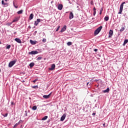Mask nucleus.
Masks as SVG:
<instances>
[{
    "mask_svg": "<svg viewBox=\"0 0 128 128\" xmlns=\"http://www.w3.org/2000/svg\"><path fill=\"white\" fill-rule=\"evenodd\" d=\"M102 26H100L99 28H98L94 32V36H96L97 34H98L100 31L102 30Z\"/></svg>",
    "mask_w": 128,
    "mask_h": 128,
    "instance_id": "1",
    "label": "nucleus"
},
{
    "mask_svg": "<svg viewBox=\"0 0 128 128\" xmlns=\"http://www.w3.org/2000/svg\"><path fill=\"white\" fill-rule=\"evenodd\" d=\"M126 4V2H123L120 6V12L118 13V14H122V10L124 8V4Z\"/></svg>",
    "mask_w": 128,
    "mask_h": 128,
    "instance_id": "2",
    "label": "nucleus"
},
{
    "mask_svg": "<svg viewBox=\"0 0 128 128\" xmlns=\"http://www.w3.org/2000/svg\"><path fill=\"white\" fill-rule=\"evenodd\" d=\"M16 60H13V61H11L9 64H8V67L9 68H12V66L16 64Z\"/></svg>",
    "mask_w": 128,
    "mask_h": 128,
    "instance_id": "3",
    "label": "nucleus"
},
{
    "mask_svg": "<svg viewBox=\"0 0 128 128\" xmlns=\"http://www.w3.org/2000/svg\"><path fill=\"white\" fill-rule=\"evenodd\" d=\"M2 4L4 6V8H6V6H8V3L4 2V0L2 1Z\"/></svg>",
    "mask_w": 128,
    "mask_h": 128,
    "instance_id": "4",
    "label": "nucleus"
},
{
    "mask_svg": "<svg viewBox=\"0 0 128 128\" xmlns=\"http://www.w3.org/2000/svg\"><path fill=\"white\" fill-rule=\"evenodd\" d=\"M55 68H56V64H52L51 66V68H49V70H54Z\"/></svg>",
    "mask_w": 128,
    "mask_h": 128,
    "instance_id": "5",
    "label": "nucleus"
},
{
    "mask_svg": "<svg viewBox=\"0 0 128 128\" xmlns=\"http://www.w3.org/2000/svg\"><path fill=\"white\" fill-rule=\"evenodd\" d=\"M63 6H62V4H59L58 5V10H62Z\"/></svg>",
    "mask_w": 128,
    "mask_h": 128,
    "instance_id": "6",
    "label": "nucleus"
},
{
    "mask_svg": "<svg viewBox=\"0 0 128 128\" xmlns=\"http://www.w3.org/2000/svg\"><path fill=\"white\" fill-rule=\"evenodd\" d=\"M66 114H64L61 117L60 120L61 122H64L66 118Z\"/></svg>",
    "mask_w": 128,
    "mask_h": 128,
    "instance_id": "7",
    "label": "nucleus"
},
{
    "mask_svg": "<svg viewBox=\"0 0 128 128\" xmlns=\"http://www.w3.org/2000/svg\"><path fill=\"white\" fill-rule=\"evenodd\" d=\"M113 34H114V31H112V30H110L109 32L108 38H112V36Z\"/></svg>",
    "mask_w": 128,
    "mask_h": 128,
    "instance_id": "8",
    "label": "nucleus"
},
{
    "mask_svg": "<svg viewBox=\"0 0 128 128\" xmlns=\"http://www.w3.org/2000/svg\"><path fill=\"white\" fill-rule=\"evenodd\" d=\"M66 30V26H64L62 28L60 32H64Z\"/></svg>",
    "mask_w": 128,
    "mask_h": 128,
    "instance_id": "9",
    "label": "nucleus"
},
{
    "mask_svg": "<svg viewBox=\"0 0 128 128\" xmlns=\"http://www.w3.org/2000/svg\"><path fill=\"white\" fill-rule=\"evenodd\" d=\"M50 94H52V93L48 95H44L43 96L44 98H50Z\"/></svg>",
    "mask_w": 128,
    "mask_h": 128,
    "instance_id": "10",
    "label": "nucleus"
},
{
    "mask_svg": "<svg viewBox=\"0 0 128 128\" xmlns=\"http://www.w3.org/2000/svg\"><path fill=\"white\" fill-rule=\"evenodd\" d=\"M69 18L70 20H72V18H74V14L72 12H70L69 16Z\"/></svg>",
    "mask_w": 128,
    "mask_h": 128,
    "instance_id": "11",
    "label": "nucleus"
},
{
    "mask_svg": "<svg viewBox=\"0 0 128 128\" xmlns=\"http://www.w3.org/2000/svg\"><path fill=\"white\" fill-rule=\"evenodd\" d=\"M14 40L18 42V44H22V40L18 38H16L14 39Z\"/></svg>",
    "mask_w": 128,
    "mask_h": 128,
    "instance_id": "12",
    "label": "nucleus"
},
{
    "mask_svg": "<svg viewBox=\"0 0 128 128\" xmlns=\"http://www.w3.org/2000/svg\"><path fill=\"white\" fill-rule=\"evenodd\" d=\"M29 54H38V51H32L31 52H30Z\"/></svg>",
    "mask_w": 128,
    "mask_h": 128,
    "instance_id": "13",
    "label": "nucleus"
},
{
    "mask_svg": "<svg viewBox=\"0 0 128 128\" xmlns=\"http://www.w3.org/2000/svg\"><path fill=\"white\" fill-rule=\"evenodd\" d=\"M20 20V17H16V18L12 21V22H18V20Z\"/></svg>",
    "mask_w": 128,
    "mask_h": 128,
    "instance_id": "14",
    "label": "nucleus"
},
{
    "mask_svg": "<svg viewBox=\"0 0 128 128\" xmlns=\"http://www.w3.org/2000/svg\"><path fill=\"white\" fill-rule=\"evenodd\" d=\"M34 18V14H31L30 16L29 17V20H32Z\"/></svg>",
    "mask_w": 128,
    "mask_h": 128,
    "instance_id": "15",
    "label": "nucleus"
},
{
    "mask_svg": "<svg viewBox=\"0 0 128 128\" xmlns=\"http://www.w3.org/2000/svg\"><path fill=\"white\" fill-rule=\"evenodd\" d=\"M30 42L32 44H36V41H34L32 40H30Z\"/></svg>",
    "mask_w": 128,
    "mask_h": 128,
    "instance_id": "16",
    "label": "nucleus"
},
{
    "mask_svg": "<svg viewBox=\"0 0 128 128\" xmlns=\"http://www.w3.org/2000/svg\"><path fill=\"white\" fill-rule=\"evenodd\" d=\"M110 92V88H108L106 90H103V92L106 94V92Z\"/></svg>",
    "mask_w": 128,
    "mask_h": 128,
    "instance_id": "17",
    "label": "nucleus"
},
{
    "mask_svg": "<svg viewBox=\"0 0 128 128\" xmlns=\"http://www.w3.org/2000/svg\"><path fill=\"white\" fill-rule=\"evenodd\" d=\"M22 12H24V10H20L18 11L17 12V14H22Z\"/></svg>",
    "mask_w": 128,
    "mask_h": 128,
    "instance_id": "18",
    "label": "nucleus"
},
{
    "mask_svg": "<svg viewBox=\"0 0 128 128\" xmlns=\"http://www.w3.org/2000/svg\"><path fill=\"white\" fill-rule=\"evenodd\" d=\"M128 43V40H125L124 41V42L123 44V46H126V44Z\"/></svg>",
    "mask_w": 128,
    "mask_h": 128,
    "instance_id": "19",
    "label": "nucleus"
},
{
    "mask_svg": "<svg viewBox=\"0 0 128 128\" xmlns=\"http://www.w3.org/2000/svg\"><path fill=\"white\" fill-rule=\"evenodd\" d=\"M109 19H110V18L108 17V16H106L104 18V20H106V22H108V20Z\"/></svg>",
    "mask_w": 128,
    "mask_h": 128,
    "instance_id": "20",
    "label": "nucleus"
},
{
    "mask_svg": "<svg viewBox=\"0 0 128 128\" xmlns=\"http://www.w3.org/2000/svg\"><path fill=\"white\" fill-rule=\"evenodd\" d=\"M30 68H32L33 66H34V62H31L30 64Z\"/></svg>",
    "mask_w": 128,
    "mask_h": 128,
    "instance_id": "21",
    "label": "nucleus"
},
{
    "mask_svg": "<svg viewBox=\"0 0 128 128\" xmlns=\"http://www.w3.org/2000/svg\"><path fill=\"white\" fill-rule=\"evenodd\" d=\"M36 108H37L36 106H34L32 107V110H36Z\"/></svg>",
    "mask_w": 128,
    "mask_h": 128,
    "instance_id": "22",
    "label": "nucleus"
},
{
    "mask_svg": "<svg viewBox=\"0 0 128 128\" xmlns=\"http://www.w3.org/2000/svg\"><path fill=\"white\" fill-rule=\"evenodd\" d=\"M48 118V116H45L42 118V120H46Z\"/></svg>",
    "mask_w": 128,
    "mask_h": 128,
    "instance_id": "23",
    "label": "nucleus"
},
{
    "mask_svg": "<svg viewBox=\"0 0 128 128\" xmlns=\"http://www.w3.org/2000/svg\"><path fill=\"white\" fill-rule=\"evenodd\" d=\"M18 124H20V122H18V123H16V124H14V128H15L16 127L18 126Z\"/></svg>",
    "mask_w": 128,
    "mask_h": 128,
    "instance_id": "24",
    "label": "nucleus"
},
{
    "mask_svg": "<svg viewBox=\"0 0 128 128\" xmlns=\"http://www.w3.org/2000/svg\"><path fill=\"white\" fill-rule=\"evenodd\" d=\"M68 46H72V43L70 42H69L67 43Z\"/></svg>",
    "mask_w": 128,
    "mask_h": 128,
    "instance_id": "25",
    "label": "nucleus"
},
{
    "mask_svg": "<svg viewBox=\"0 0 128 128\" xmlns=\"http://www.w3.org/2000/svg\"><path fill=\"white\" fill-rule=\"evenodd\" d=\"M13 4H14V8H18V6L14 4V2H13Z\"/></svg>",
    "mask_w": 128,
    "mask_h": 128,
    "instance_id": "26",
    "label": "nucleus"
},
{
    "mask_svg": "<svg viewBox=\"0 0 128 128\" xmlns=\"http://www.w3.org/2000/svg\"><path fill=\"white\" fill-rule=\"evenodd\" d=\"M102 10H104V8H102L100 10V14H102Z\"/></svg>",
    "mask_w": 128,
    "mask_h": 128,
    "instance_id": "27",
    "label": "nucleus"
},
{
    "mask_svg": "<svg viewBox=\"0 0 128 128\" xmlns=\"http://www.w3.org/2000/svg\"><path fill=\"white\" fill-rule=\"evenodd\" d=\"M10 46H11L10 45H8V46H6V48L7 50H10Z\"/></svg>",
    "mask_w": 128,
    "mask_h": 128,
    "instance_id": "28",
    "label": "nucleus"
},
{
    "mask_svg": "<svg viewBox=\"0 0 128 128\" xmlns=\"http://www.w3.org/2000/svg\"><path fill=\"white\" fill-rule=\"evenodd\" d=\"M39 22H38L37 21L34 22V26H38V24Z\"/></svg>",
    "mask_w": 128,
    "mask_h": 128,
    "instance_id": "29",
    "label": "nucleus"
},
{
    "mask_svg": "<svg viewBox=\"0 0 128 128\" xmlns=\"http://www.w3.org/2000/svg\"><path fill=\"white\" fill-rule=\"evenodd\" d=\"M124 28L122 27L120 30V32H124Z\"/></svg>",
    "mask_w": 128,
    "mask_h": 128,
    "instance_id": "30",
    "label": "nucleus"
},
{
    "mask_svg": "<svg viewBox=\"0 0 128 128\" xmlns=\"http://www.w3.org/2000/svg\"><path fill=\"white\" fill-rule=\"evenodd\" d=\"M60 26H58V28H56V32H58V30H60Z\"/></svg>",
    "mask_w": 128,
    "mask_h": 128,
    "instance_id": "31",
    "label": "nucleus"
},
{
    "mask_svg": "<svg viewBox=\"0 0 128 128\" xmlns=\"http://www.w3.org/2000/svg\"><path fill=\"white\" fill-rule=\"evenodd\" d=\"M42 57L40 56L38 58L37 60H42Z\"/></svg>",
    "mask_w": 128,
    "mask_h": 128,
    "instance_id": "32",
    "label": "nucleus"
},
{
    "mask_svg": "<svg viewBox=\"0 0 128 128\" xmlns=\"http://www.w3.org/2000/svg\"><path fill=\"white\" fill-rule=\"evenodd\" d=\"M42 42H46V39L44 38V39L42 40Z\"/></svg>",
    "mask_w": 128,
    "mask_h": 128,
    "instance_id": "33",
    "label": "nucleus"
},
{
    "mask_svg": "<svg viewBox=\"0 0 128 128\" xmlns=\"http://www.w3.org/2000/svg\"><path fill=\"white\" fill-rule=\"evenodd\" d=\"M32 88H38V86H34Z\"/></svg>",
    "mask_w": 128,
    "mask_h": 128,
    "instance_id": "34",
    "label": "nucleus"
},
{
    "mask_svg": "<svg viewBox=\"0 0 128 128\" xmlns=\"http://www.w3.org/2000/svg\"><path fill=\"white\" fill-rule=\"evenodd\" d=\"M36 21L38 22H40V18H38L37 19V20H36Z\"/></svg>",
    "mask_w": 128,
    "mask_h": 128,
    "instance_id": "35",
    "label": "nucleus"
},
{
    "mask_svg": "<svg viewBox=\"0 0 128 128\" xmlns=\"http://www.w3.org/2000/svg\"><path fill=\"white\" fill-rule=\"evenodd\" d=\"M36 82H38V79H35L34 80H33V82L34 84L36 83Z\"/></svg>",
    "mask_w": 128,
    "mask_h": 128,
    "instance_id": "36",
    "label": "nucleus"
},
{
    "mask_svg": "<svg viewBox=\"0 0 128 128\" xmlns=\"http://www.w3.org/2000/svg\"><path fill=\"white\" fill-rule=\"evenodd\" d=\"M96 11H94L93 15L96 16Z\"/></svg>",
    "mask_w": 128,
    "mask_h": 128,
    "instance_id": "37",
    "label": "nucleus"
},
{
    "mask_svg": "<svg viewBox=\"0 0 128 128\" xmlns=\"http://www.w3.org/2000/svg\"><path fill=\"white\" fill-rule=\"evenodd\" d=\"M93 10L94 12H96V7L94 8Z\"/></svg>",
    "mask_w": 128,
    "mask_h": 128,
    "instance_id": "38",
    "label": "nucleus"
},
{
    "mask_svg": "<svg viewBox=\"0 0 128 128\" xmlns=\"http://www.w3.org/2000/svg\"><path fill=\"white\" fill-rule=\"evenodd\" d=\"M11 105L12 106H14V103L12 102H11Z\"/></svg>",
    "mask_w": 128,
    "mask_h": 128,
    "instance_id": "39",
    "label": "nucleus"
},
{
    "mask_svg": "<svg viewBox=\"0 0 128 128\" xmlns=\"http://www.w3.org/2000/svg\"><path fill=\"white\" fill-rule=\"evenodd\" d=\"M4 117H6L8 116V114H5L4 115Z\"/></svg>",
    "mask_w": 128,
    "mask_h": 128,
    "instance_id": "40",
    "label": "nucleus"
},
{
    "mask_svg": "<svg viewBox=\"0 0 128 128\" xmlns=\"http://www.w3.org/2000/svg\"><path fill=\"white\" fill-rule=\"evenodd\" d=\"M90 4H91L93 5L94 4V2L93 1H91Z\"/></svg>",
    "mask_w": 128,
    "mask_h": 128,
    "instance_id": "41",
    "label": "nucleus"
},
{
    "mask_svg": "<svg viewBox=\"0 0 128 128\" xmlns=\"http://www.w3.org/2000/svg\"><path fill=\"white\" fill-rule=\"evenodd\" d=\"M92 116H96V113H92Z\"/></svg>",
    "mask_w": 128,
    "mask_h": 128,
    "instance_id": "42",
    "label": "nucleus"
},
{
    "mask_svg": "<svg viewBox=\"0 0 128 128\" xmlns=\"http://www.w3.org/2000/svg\"><path fill=\"white\" fill-rule=\"evenodd\" d=\"M94 50L95 52H98V49H94Z\"/></svg>",
    "mask_w": 128,
    "mask_h": 128,
    "instance_id": "43",
    "label": "nucleus"
},
{
    "mask_svg": "<svg viewBox=\"0 0 128 128\" xmlns=\"http://www.w3.org/2000/svg\"><path fill=\"white\" fill-rule=\"evenodd\" d=\"M104 126H106V124H103Z\"/></svg>",
    "mask_w": 128,
    "mask_h": 128,
    "instance_id": "44",
    "label": "nucleus"
},
{
    "mask_svg": "<svg viewBox=\"0 0 128 128\" xmlns=\"http://www.w3.org/2000/svg\"><path fill=\"white\" fill-rule=\"evenodd\" d=\"M90 84V82H88L87 83V86H88V84Z\"/></svg>",
    "mask_w": 128,
    "mask_h": 128,
    "instance_id": "45",
    "label": "nucleus"
},
{
    "mask_svg": "<svg viewBox=\"0 0 128 128\" xmlns=\"http://www.w3.org/2000/svg\"><path fill=\"white\" fill-rule=\"evenodd\" d=\"M26 116H28V114L26 113Z\"/></svg>",
    "mask_w": 128,
    "mask_h": 128,
    "instance_id": "46",
    "label": "nucleus"
},
{
    "mask_svg": "<svg viewBox=\"0 0 128 128\" xmlns=\"http://www.w3.org/2000/svg\"><path fill=\"white\" fill-rule=\"evenodd\" d=\"M0 44H2V42L0 41Z\"/></svg>",
    "mask_w": 128,
    "mask_h": 128,
    "instance_id": "47",
    "label": "nucleus"
},
{
    "mask_svg": "<svg viewBox=\"0 0 128 128\" xmlns=\"http://www.w3.org/2000/svg\"><path fill=\"white\" fill-rule=\"evenodd\" d=\"M5 0V2H8V0Z\"/></svg>",
    "mask_w": 128,
    "mask_h": 128,
    "instance_id": "48",
    "label": "nucleus"
},
{
    "mask_svg": "<svg viewBox=\"0 0 128 128\" xmlns=\"http://www.w3.org/2000/svg\"><path fill=\"white\" fill-rule=\"evenodd\" d=\"M0 72H2V70L0 69Z\"/></svg>",
    "mask_w": 128,
    "mask_h": 128,
    "instance_id": "49",
    "label": "nucleus"
},
{
    "mask_svg": "<svg viewBox=\"0 0 128 128\" xmlns=\"http://www.w3.org/2000/svg\"><path fill=\"white\" fill-rule=\"evenodd\" d=\"M96 82H98V80H96Z\"/></svg>",
    "mask_w": 128,
    "mask_h": 128,
    "instance_id": "50",
    "label": "nucleus"
}]
</instances>
